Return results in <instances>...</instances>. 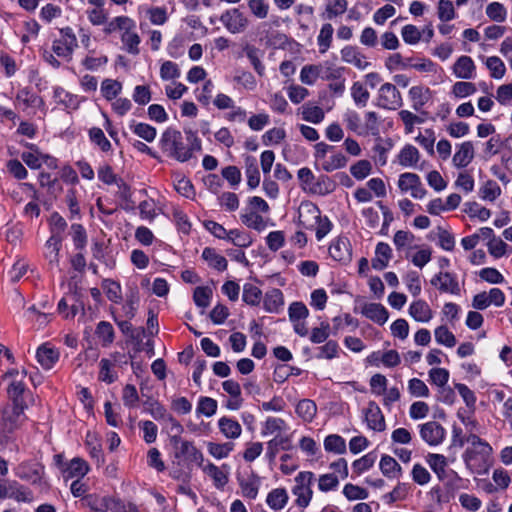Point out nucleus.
Segmentation results:
<instances>
[{
    "instance_id": "34",
    "label": "nucleus",
    "mask_w": 512,
    "mask_h": 512,
    "mask_svg": "<svg viewBox=\"0 0 512 512\" xmlns=\"http://www.w3.org/2000/svg\"><path fill=\"white\" fill-rule=\"evenodd\" d=\"M245 174L247 177V185L251 189H255L260 184V172L257 160L253 156L245 158Z\"/></svg>"
},
{
    "instance_id": "36",
    "label": "nucleus",
    "mask_w": 512,
    "mask_h": 512,
    "mask_svg": "<svg viewBox=\"0 0 512 512\" xmlns=\"http://www.w3.org/2000/svg\"><path fill=\"white\" fill-rule=\"evenodd\" d=\"M205 474L212 478L216 488L221 489L228 483V471L224 472L213 463L200 466Z\"/></svg>"
},
{
    "instance_id": "24",
    "label": "nucleus",
    "mask_w": 512,
    "mask_h": 512,
    "mask_svg": "<svg viewBox=\"0 0 512 512\" xmlns=\"http://www.w3.org/2000/svg\"><path fill=\"white\" fill-rule=\"evenodd\" d=\"M218 427L220 432L227 439H237L242 433V427L240 423L230 417L223 416L218 420Z\"/></svg>"
},
{
    "instance_id": "61",
    "label": "nucleus",
    "mask_w": 512,
    "mask_h": 512,
    "mask_svg": "<svg viewBox=\"0 0 512 512\" xmlns=\"http://www.w3.org/2000/svg\"><path fill=\"white\" fill-rule=\"evenodd\" d=\"M241 221L248 228H252L257 231H262L266 227L263 217L254 211L242 214Z\"/></svg>"
},
{
    "instance_id": "1",
    "label": "nucleus",
    "mask_w": 512,
    "mask_h": 512,
    "mask_svg": "<svg viewBox=\"0 0 512 512\" xmlns=\"http://www.w3.org/2000/svg\"><path fill=\"white\" fill-rule=\"evenodd\" d=\"M160 145L168 156L180 162L188 161L195 151L201 150V141L191 130L185 131L184 137L180 131L167 128L161 136Z\"/></svg>"
},
{
    "instance_id": "44",
    "label": "nucleus",
    "mask_w": 512,
    "mask_h": 512,
    "mask_svg": "<svg viewBox=\"0 0 512 512\" xmlns=\"http://www.w3.org/2000/svg\"><path fill=\"white\" fill-rule=\"evenodd\" d=\"M324 449L334 454H344L346 452V442L338 434H330L324 439Z\"/></svg>"
},
{
    "instance_id": "48",
    "label": "nucleus",
    "mask_w": 512,
    "mask_h": 512,
    "mask_svg": "<svg viewBox=\"0 0 512 512\" xmlns=\"http://www.w3.org/2000/svg\"><path fill=\"white\" fill-rule=\"evenodd\" d=\"M244 52L246 57L249 59L251 65L253 66L255 72L260 76H264L265 74V66L260 60V50L254 46L247 45L244 48Z\"/></svg>"
},
{
    "instance_id": "29",
    "label": "nucleus",
    "mask_w": 512,
    "mask_h": 512,
    "mask_svg": "<svg viewBox=\"0 0 512 512\" xmlns=\"http://www.w3.org/2000/svg\"><path fill=\"white\" fill-rule=\"evenodd\" d=\"M118 379V373L115 370V362L111 359L102 358L99 362L98 380L106 384H112Z\"/></svg>"
},
{
    "instance_id": "60",
    "label": "nucleus",
    "mask_w": 512,
    "mask_h": 512,
    "mask_svg": "<svg viewBox=\"0 0 512 512\" xmlns=\"http://www.w3.org/2000/svg\"><path fill=\"white\" fill-rule=\"evenodd\" d=\"M435 340L438 344L446 347H453L456 344L454 334L444 325L437 327L434 331Z\"/></svg>"
},
{
    "instance_id": "12",
    "label": "nucleus",
    "mask_w": 512,
    "mask_h": 512,
    "mask_svg": "<svg viewBox=\"0 0 512 512\" xmlns=\"http://www.w3.org/2000/svg\"><path fill=\"white\" fill-rule=\"evenodd\" d=\"M364 421L369 429L376 432H383L386 429L385 417L374 401H369L367 407L363 409Z\"/></svg>"
},
{
    "instance_id": "5",
    "label": "nucleus",
    "mask_w": 512,
    "mask_h": 512,
    "mask_svg": "<svg viewBox=\"0 0 512 512\" xmlns=\"http://www.w3.org/2000/svg\"><path fill=\"white\" fill-rule=\"evenodd\" d=\"M375 105L385 110H396L403 105L400 91L391 83L380 86Z\"/></svg>"
},
{
    "instance_id": "39",
    "label": "nucleus",
    "mask_w": 512,
    "mask_h": 512,
    "mask_svg": "<svg viewBox=\"0 0 512 512\" xmlns=\"http://www.w3.org/2000/svg\"><path fill=\"white\" fill-rule=\"evenodd\" d=\"M296 414L304 422H312L317 413V406L314 401L310 399H302L296 405Z\"/></svg>"
},
{
    "instance_id": "28",
    "label": "nucleus",
    "mask_w": 512,
    "mask_h": 512,
    "mask_svg": "<svg viewBox=\"0 0 512 512\" xmlns=\"http://www.w3.org/2000/svg\"><path fill=\"white\" fill-rule=\"evenodd\" d=\"M397 159L403 167H415L420 160V153L415 146L406 144L400 150Z\"/></svg>"
},
{
    "instance_id": "50",
    "label": "nucleus",
    "mask_w": 512,
    "mask_h": 512,
    "mask_svg": "<svg viewBox=\"0 0 512 512\" xmlns=\"http://www.w3.org/2000/svg\"><path fill=\"white\" fill-rule=\"evenodd\" d=\"M334 29L330 23L323 24L319 35L317 37V42L319 45L320 53H325L330 48L332 43Z\"/></svg>"
},
{
    "instance_id": "38",
    "label": "nucleus",
    "mask_w": 512,
    "mask_h": 512,
    "mask_svg": "<svg viewBox=\"0 0 512 512\" xmlns=\"http://www.w3.org/2000/svg\"><path fill=\"white\" fill-rule=\"evenodd\" d=\"M123 31L121 40L126 51L132 55L139 54L140 37L135 31V26Z\"/></svg>"
},
{
    "instance_id": "10",
    "label": "nucleus",
    "mask_w": 512,
    "mask_h": 512,
    "mask_svg": "<svg viewBox=\"0 0 512 512\" xmlns=\"http://www.w3.org/2000/svg\"><path fill=\"white\" fill-rule=\"evenodd\" d=\"M430 283L440 293L460 295L461 288L457 276L453 273L441 271L432 277Z\"/></svg>"
},
{
    "instance_id": "16",
    "label": "nucleus",
    "mask_w": 512,
    "mask_h": 512,
    "mask_svg": "<svg viewBox=\"0 0 512 512\" xmlns=\"http://www.w3.org/2000/svg\"><path fill=\"white\" fill-rule=\"evenodd\" d=\"M330 256L339 262L347 263L351 260V244L348 238L339 237L329 247Z\"/></svg>"
},
{
    "instance_id": "9",
    "label": "nucleus",
    "mask_w": 512,
    "mask_h": 512,
    "mask_svg": "<svg viewBox=\"0 0 512 512\" xmlns=\"http://www.w3.org/2000/svg\"><path fill=\"white\" fill-rule=\"evenodd\" d=\"M220 21L233 34L244 32L249 25V19L238 8L225 11L221 15Z\"/></svg>"
},
{
    "instance_id": "43",
    "label": "nucleus",
    "mask_w": 512,
    "mask_h": 512,
    "mask_svg": "<svg viewBox=\"0 0 512 512\" xmlns=\"http://www.w3.org/2000/svg\"><path fill=\"white\" fill-rule=\"evenodd\" d=\"M380 120L379 116L374 111H368L364 115V123L361 131V136L372 135L376 136L379 134Z\"/></svg>"
},
{
    "instance_id": "58",
    "label": "nucleus",
    "mask_w": 512,
    "mask_h": 512,
    "mask_svg": "<svg viewBox=\"0 0 512 512\" xmlns=\"http://www.w3.org/2000/svg\"><path fill=\"white\" fill-rule=\"evenodd\" d=\"M437 16L442 22H449L456 17V11L451 0H439Z\"/></svg>"
},
{
    "instance_id": "47",
    "label": "nucleus",
    "mask_w": 512,
    "mask_h": 512,
    "mask_svg": "<svg viewBox=\"0 0 512 512\" xmlns=\"http://www.w3.org/2000/svg\"><path fill=\"white\" fill-rule=\"evenodd\" d=\"M226 240L240 248H247L253 243V239L249 233L238 229L229 230Z\"/></svg>"
},
{
    "instance_id": "19",
    "label": "nucleus",
    "mask_w": 512,
    "mask_h": 512,
    "mask_svg": "<svg viewBox=\"0 0 512 512\" xmlns=\"http://www.w3.org/2000/svg\"><path fill=\"white\" fill-rule=\"evenodd\" d=\"M341 59L360 70L366 69L370 63L366 61V57L358 50L357 47L347 45L341 50Z\"/></svg>"
},
{
    "instance_id": "30",
    "label": "nucleus",
    "mask_w": 512,
    "mask_h": 512,
    "mask_svg": "<svg viewBox=\"0 0 512 512\" xmlns=\"http://www.w3.org/2000/svg\"><path fill=\"white\" fill-rule=\"evenodd\" d=\"M63 239L56 237H49L45 243L44 256L52 267L59 266V252L62 246Z\"/></svg>"
},
{
    "instance_id": "18",
    "label": "nucleus",
    "mask_w": 512,
    "mask_h": 512,
    "mask_svg": "<svg viewBox=\"0 0 512 512\" xmlns=\"http://www.w3.org/2000/svg\"><path fill=\"white\" fill-rule=\"evenodd\" d=\"M361 313L373 322L384 325L389 317L387 309L380 303H366L361 309Z\"/></svg>"
},
{
    "instance_id": "13",
    "label": "nucleus",
    "mask_w": 512,
    "mask_h": 512,
    "mask_svg": "<svg viewBox=\"0 0 512 512\" xmlns=\"http://www.w3.org/2000/svg\"><path fill=\"white\" fill-rule=\"evenodd\" d=\"M321 212L311 202H303L298 209V224L305 229H314Z\"/></svg>"
},
{
    "instance_id": "42",
    "label": "nucleus",
    "mask_w": 512,
    "mask_h": 512,
    "mask_svg": "<svg viewBox=\"0 0 512 512\" xmlns=\"http://www.w3.org/2000/svg\"><path fill=\"white\" fill-rule=\"evenodd\" d=\"M90 141L96 145L102 152H109L112 150V144L105 136L103 130L99 127H92L88 131Z\"/></svg>"
},
{
    "instance_id": "35",
    "label": "nucleus",
    "mask_w": 512,
    "mask_h": 512,
    "mask_svg": "<svg viewBox=\"0 0 512 512\" xmlns=\"http://www.w3.org/2000/svg\"><path fill=\"white\" fill-rule=\"evenodd\" d=\"M53 98L57 104H60L67 109L75 110L79 106V100L77 96L69 93L62 87H56L54 89Z\"/></svg>"
},
{
    "instance_id": "32",
    "label": "nucleus",
    "mask_w": 512,
    "mask_h": 512,
    "mask_svg": "<svg viewBox=\"0 0 512 512\" xmlns=\"http://www.w3.org/2000/svg\"><path fill=\"white\" fill-rule=\"evenodd\" d=\"M379 468L387 478H398L402 475V468L390 455H383L379 462Z\"/></svg>"
},
{
    "instance_id": "64",
    "label": "nucleus",
    "mask_w": 512,
    "mask_h": 512,
    "mask_svg": "<svg viewBox=\"0 0 512 512\" xmlns=\"http://www.w3.org/2000/svg\"><path fill=\"white\" fill-rule=\"evenodd\" d=\"M486 15L495 22H504L507 17V10L500 2H492L486 7Z\"/></svg>"
},
{
    "instance_id": "27",
    "label": "nucleus",
    "mask_w": 512,
    "mask_h": 512,
    "mask_svg": "<svg viewBox=\"0 0 512 512\" xmlns=\"http://www.w3.org/2000/svg\"><path fill=\"white\" fill-rule=\"evenodd\" d=\"M289 495L285 488L272 489L266 498L267 505L274 511L282 510L288 503Z\"/></svg>"
},
{
    "instance_id": "31",
    "label": "nucleus",
    "mask_w": 512,
    "mask_h": 512,
    "mask_svg": "<svg viewBox=\"0 0 512 512\" xmlns=\"http://www.w3.org/2000/svg\"><path fill=\"white\" fill-rule=\"evenodd\" d=\"M289 429L286 421L279 417H268L263 423L261 434L263 436L283 434Z\"/></svg>"
},
{
    "instance_id": "23",
    "label": "nucleus",
    "mask_w": 512,
    "mask_h": 512,
    "mask_svg": "<svg viewBox=\"0 0 512 512\" xmlns=\"http://www.w3.org/2000/svg\"><path fill=\"white\" fill-rule=\"evenodd\" d=\"M392 258L391 247L384 242H379L376 245L375 257L372 259V267L375 270H383L388 266L390 259Z\"/></svg>"
},
{
    "instance_id": "21",
    "label": "nucleus",
    "mask_w": 512,
    "mask_h": 512,
    "mask_svg": "<svg viewBox=\"0 0 512 512\" xmlns=\"http://www.w3.org/2000/svg\"><path fill=\"white\" fill-rule=\"evenodd\" d=\"M89 471V466L85 460L76 457L73 458L65 468L62 469L63 477L67 479H81Z\"/></svg>"
},
{
    "instance_id": "37",
    "label": "nucleus",
    "mask_w": 512,
    "mask_h": 512,
    "mask_svg": "<svg viewBox=\"0 0 512 512\" xmlns=\"http://www.w3.org/2000/svg\"><path fill=\"white\" fill-rule=\"evenodd\" d=\"M202 258L208 265L218 271L227 269V260L222 255L218 254L214 248L206 247L202 252Z\"/></svg>"
},
{
    "instance_id": "46",
    "label": "nucleus",
    "mask_w": 512,
    "mask_h": 512,
    "mask_svg": "<svg viewBox=\"0 0 512 512\" xmlns=\"http://www.w3.org/2000/svg\"><path fill=\"white\" fill-rule=\"evenodd\" d=\"M348 7L347 0H331L322 13V18L332 20L342 14H344Z\"/></svg>"
},
{
    "instance_id": "56",
    "label": "nucleus",
    "mask_w": 512,
    "mask_h": 512,
    "mask_svg": "<svg viewBox=\"0 0 512 512\" xmlns=\"http://www.w3.org/2000/svg\"><path fill=\"white\" fill-rule=\"evenodd\" d=\"M233 80L241 85L244 89L252 91L257 86V81L254 77V75L246 70L243 69H237L235 71V75Z\"/></svg>"
},
{
    "instance_id": "40",
    "label": "nucleus",
    "mask_w": 512,
    "mask_h": 512,
    "mask_svg": "<svg viewBox=\"0 0 512 512\" xmlns=\"http://www.w3.org/2000/svg\"><path fill=\"white\" fill-rule=\"evenodd\" d=\"M105 509L111 512H140L132 502H126L116 498H104Z\"/></svg>"
},
{
    "instance_id": "51",
    "label": "nucleus",
    "mask_w": 512,
    "mask_h": 512,
    "mask_svg": "<svg viewBox=\"0 0 512 512\" xmlns=\"http://www.w3.org/2000/svg\"><path fill=\"white\" fill-rule=\"evenodd\" d=\"M479 194L483 200L493 202L500 196L501 188L496 181L488 180L481 186Z\"/></svg>"
},
{
    "instance_id": "3",
    "label": "nucleus",
    "mask_w": 512,
    "mask_h": 512,
    "mask_svg": "<svg viewBox=\"0 0 512 512\" xmlns=\"http://www.w3.org/2000/svg\"><path fill=\"white\" fill-rule=\"evenodd\" d=\"M295 485L292 493L296 496L295 504L300 508H306L313 497L312 484L314 481V473L310 471H302L295 477Z\"/></svg>"
},
{
    "instance_id": "17",
    "label": "nucleus",
    "mask_w": 512,
    "mask_h": 512,
    "mask_svg": "<svg viewBox=\"0 0 512 512\" xmlns=\"http://www.w3.org/2000/svg\"><path fill=\"white\" fill-rule=\"evenodd\" d=\"M408 96L412 103V108L416 112H421L423 107L431 100L432 91L428 87L421 85L412 86L409 89Z\"/></svg>"
},
{
    "instance_id": "26",
    "label": "nucleus",
    "mask_w": 512,
    "mask_h": 512,
    "mask_svg": "<svg viewBox=\"0 0 512 512\" xmlns=\"http://www.w3.org/2000/svg\"><path fill=\"white\" fill-rule=\"evenodd\" d=\"M409 314L417 322H429L433 313L429 305L424 300H417L411 303L409 307Z\"/></svg>"
},
{
    "instance_id": "54",
    "label": "nucleus",
    "mask_w": 512,
    "mask_h": 512,
    "mask_svg": "<svg viewBox=\"0 0 512 512\" xmlns=\"http://www.w3.org/2000/svg\"><path fill=\"white\" fill-rule=\"evenodd\" d=\"M130 128L134 134H136L138 137L144 139L147 142L154 141L157 135L156 129L153 126L146 123L133 122L130 125Z\"/></svg>"
},
{
    "instance_id": "25",
    "label": "nucleus",
    "mask_w": 512,
    "mask_h": 512,
    "mask_svg": "<svg viewBox=\"0 0 512 512\" xmlns=\"http://www.w3.org/2000/svg\"><path fill=\"white\" fill-rule=\"evenodd\" d=\"M264 309L269 313H278L284 305L283 293L278 288L267 291L263 300Z\"/></svg>"
},
{
    "instance_id": "11",
    "label": "nucleus",
    "mask_w": 512,
    "mask_h": 512,
    "mask_svg": "<svg viewBox=\"0 0 512 512\" xmlns=\"http://www.w3.org/2000/svg\"><path fill=\"white\" fill-rule=\"evenodd\" d=\"M398 187L402 192L410 191L411 196L416 199H422L426 195V189L423 187L420 177L415 173L406 172L401 174Z\"/></svg>"
},
{
    "instance_id": "33",
    "label": "nucleus",
    "mask_w": 512,
    "mask_h": 512,
    "mask_svg": "<svg viewBox=\"0 0 512 512\" xmlns=\"http://www.w3.org/2000/svg\"><path fill=\"white\" fill-rule=\"evenodd\" d=\"M238 481L244 497L249 499H255L257 497L260 481L256 474L252 473L245 479L238 477Z\"/></svg>"
},
{
    "instance_id": "7",
    "label": "nucleus",
    "mask_w": 512,
    "mask_h": 512,
    "mask_svg": "<svg viewBox=\"0 0 512 512\" xmlns=\"http://www.w3.org/2000/svg\"><path fill=\"white\" fill-rule=\"evenodd\" d=\"M26 374V370H22L21 377L19 379L14 378L11 380L7 388L8 396L13 402V412L17 416L23 414L24 410L27 408V404L23 398V394L26 390V385L23 382V379L25 378Z\"/></svg>"
},
{
    "instance_id": "4",
    "label": "nucleus",
    "mask_w": 512,
    "mask_h": 512,
    "mask_svg": "<svg viewBox=\"0 0 512 512\" xmlns=\"http://www.w3.org/2000/svg\"><path fill=\"white\" fill-rule=\"evenodd\" d=\"M174 448V456L177 459L194 462L202 466L204 457L202 452L195 447L193 442L182 439L179 435H173L170 438Z\"/></svg>"
},
{
    "instance_id": "41",
    "label": "nucleus",
    "mask_w": 512,
    "mask_h": 512,
    "mask_svg": "<svg viewBox=\"0 0 512 512\" xmlns=\"http://www.w3.org/2000/svg\"><path fill=\"white\" fill-rule=\"evenodd\" d=\"M301 109L302 119L306 122L319 124L324 120L325 112L319 106H315L308 103L303 105Z\"/></svg>"
},
{
    "instance_id": "53",
    "label": "nucleus",
    "mask_w": 512,
    "mask_h": 512,
    "mask_svg": "<svg viewBox=\"0 0 512 512\" xmlns=\"http://www.w3.org/2000/svg\"><path fill=\"white\" fill-rule=\"evenodd\" d=\"M50 224V237H56L59 239H63V234L67 228L66 220L57 212L51 214L49 218Z\"/></svg>"
},
{
    "instance_id": "63",
    "label": "nucleus",
    "mask_w": 512,
    "mask_h": 512,
    "mask_svg": "<svg viewBox=\"0 0 512 512\" xmlns=\"http://www.w3.org/2000/svg\"><path fill=\"white\" fill-rule=\"evenodd\" d=\"M485 64L490 71L491 77L495 79H501L506 73L504 62L497 56L488 57Z\"/></svg>"
},
{
    "instance_id": "57",
    "label": "nucleus",
    "mask_w": 512,
    "mask_h": 512,
    "mask_svg": "<svg viewBox=\"0 0 512 512\" xmlns=\"http://www.w3.org/2000/svg\"><path fill=\"white\" fill-rule=\"evenodd\" d=\"M9 498H13L18 502L30 503L33 501V493L29 488L18 485L14 482L9 486Z\"/></svg>"
},
{
    "instance_id": "52",
    "label": "nucleus",
    "mask_w": 512,
    "mask_h": 512,
    "mask_svg": "<svg viewBox=\"0 0 512 512\" xmlns=\"http://www.w3.org/2000/svg\"><path fill=\"white\" fill-rule=\"evenodd\" d=\"M377 456L374 452H369L352 463V471L357 476L369 470L375 463Z\"/></svg>"
},
{
    "instance_id": "8",
    "label": "nucleus",
    "mask_w": 512,
    "mask_h": 512,
    "mask_svg": "<svg viewBox=\"0 0 512 512\" xmlns=\"http://www.w3.org/2000/svg\"><path fill=\"white\" fill-rule=\"evenodd\" d=\"M419 433L421 439L429 446H438L446 438L445 428L436 421H429L419 425Z\"/></svg>"
},
{
    "instance_id": "59",
    "label": "nucleus",
    "mask_w": 512,
    "mask_h": 512,
    "mask_svg": "<svg viewBox=\"0 0 512 512\" xmlns=\"http://www.w3.org/2000/svg\"><path fill=\"white\" fill-rule=\"evenodd\" d=\"M343 121L346 128L357 135L361 136L363 124L361 123L360 115L354 110H347L343 114Z\"/></svg>"
},
{
    "instance_id": "20",
    "label": "nucleus",
    "mask_w": 512,
    "mask_h": 512,
    "mask_svg": "<svg viewBox=\"0 0 512 512\" xmlns=\"http://www.w3.org/2000/svg\"><path fill=\"white\" fill-rule=\"evenodd\" d=\"M476 66L471 57L462 55L453 66V73L460 79H472L475 77Z\"/></svg>"
},
{
    "instance_id": "62",
    "label": "nucleus",
    "mask_w": 512,
    "mask_h": 512,
    "mask_svg": "<svg viewBox=\"0 0 512 512\" xmlns=\"http://www.w3.org/2000/svg\"><path fill=\"white\" fill-rule=\"evenodd\" d=\"M322 67L320 65H305L300 72V80L307 85H313L321 75Z\"/></svg>"
},
{
    "instance_id": "49",
    "label": "nucleus",
    "mask_w": 512,
    "mask_h": 512,
    "mask_svg": "<svg viewBox=\"0 0 512 512\" xmlns=\"http://www.w3.org/2000/svg\"><path fill=\"white\" fill-rule=\"evenodd\" d=\"M243 301L251 306H257L260 304L262 299V291L251 283H246L243 286Z\"/></svg>"
},
{
    "instance_id": "22",
    "label": "nucleus",
    "mask_w": 512,
    "mask_h": 512,
    "mask_svg": "<svg viewBox=\"0 0 512 512\" xmlns=\"http://www.w3.org/2000/svg\"><path fill=\"white\" fill-rule=\"evenodd\" d=\"M148 411L155 420H167L172 424V429H176L178 433L183 431L182 425L158 401L151 402Z\"/></svg>"
},
{
    "instance_id": "55",
    "label": "nucleus",
    "mask_w": 512,
    "mask_h": 512,
    "mask_svg": "<svg viewBox=\"0 0 512 512\" xmlns=\"http://www.w3.org/2000/svg\"><path fill=\"white\" fill-rule=\"evenodd\" d=\"M208 452L216 459H223L229 456L234 449V444L231 442L207 444Z\"/></svg>"
},
{
    "instance_id": "6",
    "label": "nucleus",
    "mask_w": 512,
    "mask_h": 512,
    "mask_svg": "<svg viewBox=\"0 0 512 512\" xmlns=\"http://www.w3.org/2000/svg\"><path fill=\"white\" fill-rule=\"evenodd\" d=\"M76 47V36L70 27H66L60 30V38L54 40L52 50L58 57L69 61Z\"/></svg>"
},
{
    "instance_id": "14",
    "label": "nucleus",
    "mask_w": 512,
    "mask_h": 512,
    "mask_svg": "<svg viewBox=\"0 0 512 512\" xmlns=\"http://www.w3.org/2000/svg\"><path fill=\"white\" fill-rule=\"evenodd\" d=\"M475 149L471 141H464L456 145L452 163L456 168L467 167L474 159Z\"/></svg>"
},
{
    "instance_id": "45",
    "label": "nucleus",
    "mask_w": 512,
    "mask_h": 512,
    "mask_svg": "<svg viewBox=\"0 0 512 512\" xmlns=\"http://www.w3.org/2000/svg\"><path fill=\"white\" fill-rule=\"evenodd\" d=\"M95 334L103 347L109 346L114 341V328L112 324L107 321H100L97 324Z\"/></svg>"
},
{
    "instance_id": "15",
    "label": "nucleus",
    "mask_w": 512,
    "mask_h": 512,
    "mask_svg": "<svg viewBox=\"0 0 512 512\" xmlns=\"http://www.w3.org/2000/svg\"><path fill=\"white\" fill-rule=\"evenodd\" d=\"M59 357V350L51 346L49 343L42 344L36 351V358L38 363L42 366V368L46 370L53 368L54 365L58 362Z\"/></svg>"
},
{
    "instance_id": "2",
    "label": "nucleus",
    "mask_w": 512,
    "mask_h": 512,
    "mask_svg": "<svg viewBox=\"0 0 512 512\" xmlns=\"http://www.w3.org/2000/svg\"><path fill=\"white\" fill-rule=\"evenodd\" d=\"M466 441L470 446L466 448L462 457L467 468L476 473L487 471L493 453L490 444L476 434H470Z\"/></svg>"
}]
</instances>
